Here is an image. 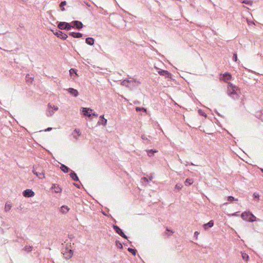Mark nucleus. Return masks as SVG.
Segmentation results:
<instances>
[{
	"label": "nucleus",
	"instance_id": "obj_1",
	"mask_svg": "<svg viewBox=\"0 0 263 263\" xmlns=\"http://www.w3.org/2000/svg\"><path fill=\"white\" fill-rule=\"evenodd\" d=\"M228 95L234 100L238 99L239 97L240 91L239 88L233 84L229 83L227 88Z\"/></svg>",
	"mask_w": 263,
	"mask_h": 263
},
{
	"label": "nucleus",
	"instance_id": "obj_2",
	"mask_svg": "<svg viewBox=\"0 0 263 263\" xmlns=\"http://www.w3.org/2000/svg\"><path fill=\"white\" fill-rule=\"evenodd\" d=\"M32 173L40 179H42L45 178L44 171L40 166H33Z\"/></svg>",
	"mask_w": 263,
	"mask_h": 263
},
{
	"label": "nucleus",
	"instance_id": "obj_3",
	"mask_svg": "<svg viewBox=\"0 0 263 263\" xmlns=\"http://www.w3.org/2000/svg\"><path fill=\"white\" fill-rule=\"evenodd\" d=\"M241 216L243 220L247 221L253 222L256 220V217L249 212L242 213Z\"/></svg>",
	"mask_w": 263,
	"mask_h": 263
},
{
	"label": "nucleus",
	"instance_id": "obj_4",
	"mask_svg": "<svg viewBox=\"0 0 263 263\" xmlns=\"http://www.w3.org/2000/svg\"><path fill=\"white\" fill-rule=\"evenodd\" d=\"M59 107L58 106L53 105L51 103H48L46 114L47 117H51L54 114V111H57Z\"/></svg>",
	"mask_w": 263,
	"mask_h": 263
},
{
	"label": "nucleus",
	"instance_id": "obj_5",
	"mask_svg": "<svg viewBox=\"0 0 263 263\" xmlns=\"http://www.w3.org/2000/svg\"><path fill=\"white\" fill-rule=\"evenodd\" d=\"M62 253L64 256V258L66 259H69L72 257L73 255V251L69 249L68 245H66L65 250L62 251Z\"/></svg>",
	"mask_w": 263,
	"mask_h": 263
},
{
	"label": "nucleus",
	"instance_id": "obj_6",
	"mask_svg": "<svg viewBox=\"0 0 263 263\" xmlns=\"http://www.w3.org/2000/svg\"><path fill=\"white\" fill-rule=\"evenodd\" d=\"M52 31L53 32V34L54 35H55L56 36H57V37H58L62 40H65L68 37V36L67 34L63 33L62 31H61L60 30H58L57 29H56L55 31L52 30Z\"/></svg>",
	"mask_w": 263,
	"mask_h": 263
},
{
	"label": "nucleus",
	"instance_id": "obj_7",
	"mask_svg": "<svg viewBox=\"0 0 263 263\" xmlns=\"http://www.w3.org/2000/svg\"><path fill=\"white\" fill-rule=\"evenodd\" d=\"M113 228H114V230L115 231V232L117 233H118L120 236H121V237H122L125 239H127V236L126 235H125V234L122 231V230L118 226L114 225Z\"/></svg>",
	"mask_w": 263,
	"mask_h": 263
},
{
	"label": "nucleus",
	"instance_id": "obj_8",
	"mask_svg": "<svg viewBox=\"0 0 263 263\" xmlns=\"http://www.w3.org/2000/svg\"><path fill=\"white\" fill-rule=\"evenodd\" d=\"M23 195L25 197H32L34 196V192L30 189H26L23 192Z\"/></svg>",
	"mask_w": 263,
	"mask_h": 263
},
{
	"label": "nucleus",
	"instance_id": "obj_9",
	"mask_svg": "<svg viewBox=\"0 0 263 263\" xmlns=\"http://www.w3.org/2000/svg\"><path fill=\"white\" fill-rule=\"evenodd\" d=\"M131 80H128V85L130 86V88H133L136 86H137L141 83L139 81L134 79L133 78H130Z\"/></svg>",
	"mask_w": 263,
	"mask_h": 263
},
{
	"label": "nucleus",
	"instance_id": "obj_10",
	"mask_svg": "<svg viewBox=\"0 0 263 263\" xmlns=\"http://www.w3.org/2000/svg\"><path fill=\"white\" fill-rule=\"evenodd\" d=\"M71 24L78 29L80 30L83 28V25L81 22L78 21H74L71 22Z\"/></svg>",
	"mask_w": 263,
	"mask_h": 263
},
{
	"label": "nucleus",
	"instance_id": "obj_11",
	"mask_svg": "<svg viewBox=\"0 0 263 263\" xmlns=\"http://www.w3.org/2000/svg\"><path fill=\"white\" fill-rule=\"evenodd\" d=\"M158 73L161 76H165L166 78H171L172 76V74L168 71L164 70H159Z\"/></svg>",
	"mask_w": 263,
	"mask_h": 263
},
{
	"label": "nucleus",
	"instance_id": "obj_12",
	"mask_svg": "<svg viewBox=\"0 0 263 263\" xmlns=\"http://www.w3.org/2000/svg\"><path fill=\"white\" fill-rule=\"evenodd\" d=\"M68 92L70 93L72 96H73L74 97H77L79 95V92L77 90L72 88H69L67 89Z\"/></svg>",
	"mask_w": 263,
	"mask_h": 263
},
{
	"label": "nucleus",
	"instance_id": "obj_13",
	"mask_svg": "<svg viewBox=\"0 0 263 263\" xmlns=\"http://www.w3.org/2000/svg\"><path fill=\"white\" fill-rule=\"evenodd\" d=\"M51 189L56 193H61L62 192V189L57 184H53Z\"/></svg>",
	"mask_w": 263,
	"mask_h": 263
},
{
	"label": "nucleus",
	"instance_id": "obj_14",
	"mask_svg": "<svg viewBox=\"0 0 263 263\" xmlns=\"http://www.w3.org/2000/svg\"><path fill=\"white\" fill-rule=\"evenodd\" d=\"M88 111L92 112V109L90 108H86V107H83L82 108V111L83 112V114L85 116L90 117L91 116V114L89 112H88Z\"/></svg>",
	"mask_w": 263,
	"mask_h": 263
},
{
	"label": "nucleus",
	"instance_id": "obj_15",
	"mask_svg": "<svg viewBox=\"0 0 263 263\" xmlns=\"http://www.w3.org/2000/svg\"><path fill=\"white\" fill-rule=\"evenodd\" d=\"M69 35L75 38H80L82 36V34L79 32H71L69 33Z\"/></svg>",
	"mask_w": 263,
	"mask_h": 263
},
{
	"label": "nucleus",
	"instance_id": "obj_16",
	"mask_svg": "<svg viewBox=\"0 0 263 263\" xmlns=\"http://www.w3.org/2000/svg\"><path fill=\"white\" fill-rule=\"evenodd\" d=\"M214 225V222L213 220H210L209 222L204 224L203 227L204 230H207L209 228H212Z\"/></svg>",
	"mask_w": 263,
	"mask_h": 263
},
{
	"label": "nucleus",
	"instance_id": "obj_17",
	"mask_svg": "<svg viewBox=\"0 0 263 263\" xmlns=\"http://www.w3.org/2000/svg\"><path fill=\"white\" fill-rule=\"evenodd\" d=\"M69 175L73 180L76 181H79V178L77 175L73 171H71Z\"/></svg>",
	"mask_w": 263,
	"mask_h": 263
},
{
	"label": "nucleus",
	"instance_id": "obj_18",
	"mask_svg": "<svg viewBox=\"0 0 263 263\" xmlns=\"http://www.w3.org/2000/svg\"><path fill=\"white\" fill-rule=\"evenodd\" d=\"M95 40L92 37H87L86 39V43L89 45H93L94 44Z\"/></svg>",
	"mask_w": 263,
	"mask_h": 263
},
{
	"label": "nucleus",
	"instance_id": "obj_19",
	"mask_svg": "<svg viewBox=\"0 0 263 263\" xmlns=\"http://www.w3.org/2000/svg\"><path fill=\"white\" fill-rule=\"evenodd\" d=\"M147 155L149 157H152L154 155V153H157V151L153 149H147L146 150Z\"/></svg>",
	"mask_w": 263,
	"mask_h": 263
},
{
	"label": "nucleus",
	"instance_id": "obj_20",
	"mask_svg": "<svg viewBox=\"0 0 263 263\" xmlns=\"http://www.w3.org/2000/svg\"><path fill=\"white\" fill-rule=\"evenodd\" d=\"M60 168L64 173H68L69 171V168L64 164H61Z\"/></svg>",
	"mask_w": 263,
	"mask_h": 263
},
{
	"label": "nucleus",
	"instance_id": "obj_21",
	"mask_svg": "<svg viewBox=\"0 0 263 263\" xmlns=\"http://www.w3.org/2000/svg\"><path fill=\"white\" fill-rule=\"evenodd\" d=\"M69 209L66 205H63L61 207L60 211L63 213H66Z\"/></svg>",
	"mask_w": 263,
	"mask_h": 263
},
{
	"label": "nucleus",
	"instance_id": "obj_22",
	"mask_svg": "<svg viewBox=\"0 0 263 263\" xmlns=\"http://www.w3.org/2000/svg\"><path fill=\"white\" fill-rule=\"evenodd\" d=\"M107 123V120L106 119H100L98 122V125H102L103 126H105Z\"/></svg>",
	"mask_w": 263,
	"mask_h": 263
},
{
	"label": "nucleus",
	"instance_id": "obj_23",
	"mask_svg": "<svg viewBox=\"0 0 263 263\" xmlns=\"http://www.w3.org/2000/svg\"><path fill=\"white\" fill-rule=\"evenodd\" d=\"M26 81L28 82V83H32L33 79H34V78L33 77H31L30 76V75L29 74H27L26 76Z\"/></svg>",
	"mask_w": 263,
	"mask_h": 263
},
{
	"label": "nucleus",
	"instance_id": "obj_24",
	"mask_svg": "<svg viewBox=\"0 0 263 263\" xmlns=\"http://www.w3.org/2000/svg\"><path fill=\"white\" fill-rule=\"evenodd\" d=\"M223 77L224 80H229L231 79V75L227 72H226L223 74Z\"/></svg>",
	"mask_w": 263,
	"mask_h": 263
},
{
	"label": "nucleus",
	"instance_id": "obj_25",
	"mask_svg": "<svg viewBox=\"0 0 263 263\" xmlns=\"http://www.w3.org/2000/svg\"><path fill=\"white\" fill-rule=\"evenodd\" d=\"M194 181L193 179L187 178L185 181V185H191L193 183Z\"/></svg>",
	"mask_w": 263,
	"mask_h": 263
},
{
	"label": "nucleus",
	"instance_id": "obj_26",
	"mask_svg": "<svg viewBox=\"0 0 263 263\" xmlns=\"http://www.w3.org/2000/svg\"><path fill=\"white\" fill-rule=\"evenodd\" d=\"M121 85H123V86H125L127 87H130V86H129V85H128V79H126V80H123L122 82H121Z\"/></svg>",
	"mask_w": 263,
	"mask_h": 263
},
{
	"label": "nucleus",
	"instance_id": "obj_27",
	"mask_svg": "<svg viewBox=\"0 0 263 263\" xmlns=\"http://www.w3.org/2000/svg\"><path fill=\"white\" fill-rule=\"evenodd\" d=\"M66 25V22H60L59 24H58V28L60 29H61V30H63V29H65V26Z\"/></svg>",
	"mask_w": 263,
	"mask_h": 263
},
{
	"label": "nucleus",
	"instance_id": "obj_28",
	"mask_svg": "<svg viewBox=\"0 0 263 263\" xmlns=\"http://www.w3.org/2000/svg\"><path fill=\"white\" fill-rule=\"evenodd\" d=\"M23 250L26 252H30L32 251V247L31 246H26L24 248Z\"/></svg>",
	"mask_w": 263,
	"mask_h": 263
},
{
	"label": "nucleus",
	"instance_id": "obj_29",
	"mask_svg": "<svg viewBox=\"0 0 263 263\" xmlns=\"http://www.w3.org/2000/svg\"><path fill=\"white\" fill-rule=\"evenodd\" d=\"M66 5V1H63L61 3L60 5V7L61 8V10L62 11H64L65 10V8H64V6Z\"/></svg>",
	"mask_w": 263,
	"mask_h": 263
},
{
	"label": "nucleus",
	"instance_id": "obj_30",
	"mask_svg": "<svg viewBox=\"0 0 263 263\" xmlns=\"http://www.w3.org/2000/svg\"><path fill=\"white\" fill-rule=\"evenodd\" d=\"M241 256L244 260H247L249 258V255L245 252H241Z\"/></svg>",
	"mask_w": 263,
	"mask_h": 263
},
{
	"label": "nucleus",
	"instance_id": "obj_31",
	"mask_svg": "<svg viewBox=\"0 0 263 263\" xmlns=\"http://www.w3.org/2000/svg\"><path fill=\"white\" fill-rule=\"evenodd\" d=\"M242 3L250 6H251L253 4V2L250 0H243Z\"/></svg>",
	"mask_w": 263,
	"mask_h": 263
},
{
	"label": "nucleus",
	"instance_id": "obj_32",
	"mask_svg": "<svg viewBox=\"0 0 263 263\" xmlns=\"http://www.w3.org/2000/svg\"><path fill=\"white\" fill-rule=\"evenodd\" d=\"M11 208V205L9 203H6L5 206V210L7 212Z\"/></svg>",
	"mask_w": 263,
	"mask_h": 263
},
{
	"label": "nucleus",
	"instance_id": "obj_33",
	"mask_svg": "<svg viewBox=\"0 0 263 263\" xmlns=\"http://www.w3.org/2000/svg\"><path fill=\"white\" fill-rule=\"evenodd\" d=\"M128 251L130 252L133 255H136V253H137V251L135 249H133L132 248H128Z\"/></svg>",
	"mask_w": 263,
	"mask_h": 263
},
{
	"label": "nucleus",
	"instance_id": "obj_34",
	"mask_svg": "<svg viewBox=\"0 0 263 263\" xmlns=\"http://www.w3.org/2000/svg\"><path fill=\"white\" fill-rule=\"evenodd\" d=\"M71 27H72V26H71L70 24L66 22V25L65 26V29L68 30L71 29Z\"/></svg>",
	"mask_w": 263,
	"mask_h": 263
},
{
	"label": "nucleus",
	"instance_id": "obj_35",
	"mask_svg": "<svg viewBox=\"0 0 263 263\" xmlns=\"http://www.w3.org/2000/svg\"><path fill=\"white\" fill-rule=\"evenodd\" d=\"M136 110L137 111H143L144 112L146 111V109L145 108H143V107H137L136 108Z\"/></svg>",
	"mask_w": 263,
	"mask_h": 263
},
{
	"label": "nucleus",
	"instance_id": "obj_36",
	"mask_svg": "<svg viewBox=\"0 0 263 263\" xmlns=\"http://www.w3.org/2000/svg\"><path fill=\"white\" fill-rule=\"evenodd\" d=\"M116 246L118 248L121 249H122V248H123L122 244L121 242H120L119 241H116Z\"/></svg>",
	"mask_w": 263,
	"mask_h": 263
},
{
	"label": "nucleus",
	"instance_id": "obj_37",
	"mask_svg": "<svg viewBox=\"0 0 263 263\" xmlns=\"http://www.w3.org/2000/svg\"><path fill=\"white\" fill-rule=\"evenodd\" d=\"M228 200L229 201H237L238 199H235L234 197H233V196H230L228 197Z\"/></svg>",
	"mask_w": 263,
	"mask_h": 263
},
{
	"label": "nucleus",
	"instance_id": "obj_38",
	"mask_svg": "<svg viewBox=\"0 0 263 263\" xmlns=\"http://www.w3.org/2000/svg\"><path fill=\"white\" fill-rule=\"evenodd\" d=\"M74 134L76 133L78 135V136H80L81 135V133L80 130L79 129H77V128H76L74 131H73V133Z\"/></svg>",
	"mask_w": 263,
	"mask_h": 263
},
{
	"label": "nucleus",
	"instance_id": "obj_39",
	"mask_svg": "<svg viewBox=\"0 0 263 263\" xmlns=\"http://www.w3.org/2000/svg\"><path fill=\"white\" fill-rule=\"evenodd\" d=\"M141 138L142 140L146 141L147 143H148L149 142V140L144 135L141 136Z\"/></svg>",
	"mask_w": 263,
	"mask_h": 263
},
{
	"label": "nucleus",
	"instance_id": "obj_40",
	"mask_svg": "<svg viewBox=\"0 0 263 263\" xmlns=\"http://www.w3.org/2000/svg\"><path fill=\"white\" fill-rule=\"evenodd\" d=\"M182 185L181 183H177L175 185V189H176L177 190H180L182 189Z\"/></svg>",
	"mask_w": 263,
	"mask_h": 263
},
{
	"label": "nucleus",
	"instance_id": "obj_41",
	"mask_svg": "<svg viewBox=\"0 0 263 263\" xmlns=\"http://www.w3.org/2000/svg\"><path fill=\"white\" fill-rule=\"evenodd\" d=\"M69 73H70V75L73 74V73L76 74L77 73H76V70L74 69H72V68L70 69L69 70Z\"/></svg>",
	"mask_w": 263,
	"mask_h": 263
},
{
	"label": "nucleus",
	"instance_id": "obj_42",
	"mask_svg": "<svg viewBox=\"0 0 263 263\" xmlns=\"http://www.w3.org/2000/svg\"><path fill=\"white\" fill-rule=\"evenodd\" d=\"M233 60L235 62L237 61V55L236 53H234L233 54Z\"/></svg>",
	"mask_w": 263,
	"mask_h": 263
},
{
	"label": "nucleus",
	"instance_id": "obj_43",
	"mask_svg": "<svg viewBox=\"0 0 263 263\" xmlns=\"http://www.w3.org/2000/svg\"><path fill=\"white\" fill-rule=\"evenodd\" d=\"M253 197L255 198H257V199H259V195L257 193H254L253 194Z\"/></svg>",
	"mask_w": 263,
	"mask_h": 263
},
{
	"label": "nucleus",
	"instance_id": "obj_44",
	"mask_svg": "<svg viewBox=\"0 0 263 263\" xmlns=\"http://www.w3.org/2000/svg\"><path fill=\"white\" fill-rule=\"evenodd\" d=\"M52 129L51 127H48L47 129H45V132H49Z\"/></svg>",
	"mask_w": 263,
	"mask_h": 263
},
{
	"label": "nucleus",
	"instance_id": "obj_45",
	"mask_svg": "<svg viewBox=\"0 0 263 263\" xmlns=\"http://www.w3.org/2000/svg\"><path fill=\"white\" fill-rule=\"evenodd\" d=\"M142 180H143L145 182H148V180L147 178L146 177H143L142 178Z\"/></svg>",
	"mask_w": 263,
	"mask_h": 263
},
{
	"label": "nucleus",
	"instance_id": "obj_46",
	"mask_svg": "<svg viewBox=\"0 0 263 263\" xmlns=\"http://www.w3.org/2000/svg\"><path fill=\"white\" fill-rule=\"evenodd\" d=\"M72 135H73V137H74V139H78V137H79L78 136H77V135H75L74 134V133H72Z\"/></svg>",
	"mask_w": 263,
	"mask_h": 263
},
{
	"label": "nucleus",
	"instance_id": "obj_47",
	"mask_svg": "<svg viewBox=\"0 0 263 263\" xmlns=\"http://www.w3.org/2000/svg\"><path fill=\"white\" fill-rule=\"evenodd\" d=\"M199 234V233L198 232H197V231H196V232H195V233H194V235H195L196 237H197V236H198V235Z\"/></svg>",
	"mask_w": 263,
	"mask_h": 263
},
{
	"label": "nucleus",
	"instance_id": "obj_48",
	"mask_svg": "<svg viewBox=\"0 0 263 263\" xmlns=\"http://www.w3.org/2000/svg\"><path fill=\"white\" fill-rule=\"evenodd\" d=\"M74 185L77 187L78 188H80V185L76 183H73Z\"/></svg>",
	"mask_w": 263,
	"mask_h": 263
},
{
	"label": "nucleus",
	"instance_id": "obj_49",
	"mask_svg": "<svg viewBox=\"0 0 263 263\" xmlns=\"http://www.w3.org/2000/svg\"><path fill=\"white\" fill-rule=\"evenodd\" d=\"M237 213H238V212L234 213L232 214V216H237L238 215Z\"/></svg>",
	"mask_w": 263,
	"mask_h": 263
},
{
	"label": "nucleus",
	"instance_id": "obj_50",
	"mask_svg": "<svg viewBox=\"0 0 263 263\" xmlns=\"http://www.w3.org/2000/svg\"><path fill=\"white\" fill-rule=\"evenodd\" d=\"M92 115L93 116H96V117H97L98 116V114H96L95 112H93L92 114Z\"/></svg>",
	"mask_w": 263,
	"mask_h": 263
},
{
	"label": "nucleus",
	"instance_id": "obj_51",
	"mask_svg": "<svg viewBox=\"0 0 263 263\" xmlns=\"http://www.w3.org/2000/svg\"><path fill=\"white\" fill-rule=\"evenodd\" d=\"M100 118V119H105V118H104V116H103V115L101 116Z\"/></svg>",
	"mask_w": 263,
	"mask_h": 263
},
{
	"label": "nucleus",
	"instance_id": "obj_52",
	"mask_svg": "<svg viewBox=\"0 0 263 263\" xmlns=\"http://www.w3.org/2000/svg\"><path fill=\"white\" fill-rule=\"evenodd\" d=\"M201 115H202V116H205V115L204 114H203V112H201Z\"/></svg>",
	"mask_w": 263,
	"mask_h": 263
},
{
	"label": "nucleus",
	"instance_id": "obj_53",
	"mask_svg": "<svg viewBox=\"0 0 263 263\" xmlns=\"http://www.w3.org/2000/svg\"><path fill=\"white\" fill-rule=\"evenodd\" d=\"M201 115H202V116H205V115L204 114H203V112H201Z\"/></svg>",
	"mask_w": 263,
	"mask_h": 263
},
{
	"label": "nucleus",
	"instance_id": "obj_54",
	"mask_svg": "<svg viewBox=\"0 0 263 263\" xmlns=\"http://www.w3.org/2000/svg\"><path fill=\"white\" fill-rule=\"evenodd\" d=\"M188 164H189V163H188V162H186V164H185V165H188Z\"/></svg>",
	"mask_w": 263,
	"mask_h": 263
},
{
	"label": "nucleus",
	"instance_id": "obj_55",
	"mask_svg": "<svg viewBox=\"0 0 263 263\" xmlns=\"http://www.w3.org/2000/svg\"><path fill=\"white\" fill-rule=\"evenodd\" d=\"M191 164L192 165H195V164H193V163H191Z\"/></svg>",
	"mask_w": 263,
	"mask_h": 263
},
{
	"label": "nucleus",
	"instance_id": "obj_56",
	"mask_svg": "<svg viewBox=\"0 0 263 263\" xmlns=\"http://www.w3.org/2000/svg\"><path fill=\"white\" fill-rule=\"evenodd\" d=\"M227 204H228V203L226 202V203H223V205Z\"/></svg>",
	"mask_w": 263,
	"mask_h": 263
},
{
	"label": "nucleus",
	"instance_id": "obj_57",
	"mask_svg": "<svg viewBox=\"0 0 263 263\" xmlns=\"http://www.w3.org/2000/svg\"><path fill=\"white\" fill-rule=\"evenodd\" d=\"M152 177L149 178V180H152Z\"/></svg>",
	"mask_w": 263,
	"mask_h": 263
},
{
	"label": "nucleus",
	"instance_id": "obj_58",
	"mask_svg": "<svg viewBox=\"0 0 263 263\" xmlns=\"http://www.w3.org/2000/svg\"><path fill=\"white\" fill-rule=\"evenodd\" d=\"M261 171L262 172H263V170L262 169H261Z\"/></svg>",
	"mask_w": 263,
	"mask_h": 263
},
{
	"label": "nucleus",
	"instance_id": "obj_59",
	"mask_svg": "<svg viewBox=\"0 0 263 263\" xmlns=\"http://www.w3.org/2000/svg\"><path fill=\"white\" fill-rule=\"evenodd\" d=\"M23 1H25V0H22Z\"/></svg>",
	"mask_w": 263,
	"mask_h": 263
}]
</instances>
